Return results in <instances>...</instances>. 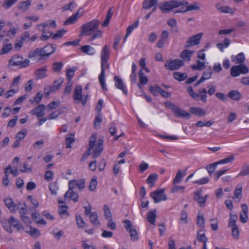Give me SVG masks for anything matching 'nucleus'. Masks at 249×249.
<instances>
[{
  "mask_svg": "<svg viewBox=\"0 0 249 249\" xmlns=\"http://www.w3.org/2000/svg\"><path fill=\"white\" fill-rule=\"evenodd\" d=\"M100 21L97 19H93L83 24L81 26V35L86 36H92L91 40L100 38L102 36V32L99 30Z\"/></svg>",
  "mask_w": 249,
  "mask_h": 249,
  "instance_id": "1",
  "label": "nucleus"
},
{
  "mask_svg": "<svg viewBox=\"0 0 249 249\" xmlns=\"http://www.w3.org/2000/svg\"><path fill=\"white\" fill-rule=\"evenodd\" d=\"M177 0H170L159 4V8L163 13H168L174 8L178 7Z\"/></svg>",
  "mask_w": 249,
  "mask_h": 249,
  "instance_id": "2",
  "label": "nucleus"
},
{
  "mask_svg": "<svg viewBox=\"0 0 249 249\" xmlns=\"http://www.w3.org/2000/svg\"><path fill=\"white\" fill-rule=\"evenodd\" d=\"M73 98L76 104L81 102L84 107L87 103V99L84 98L82 95V88L81 86H76L74 89Z\"/></svg>",
  "mask_w": 249,
  "mask_h": 249,
  "instance_id": "3",
  "label": "nucleus"
},
{
  "mask_svg": "<svg viewBox=\"0 0 249 249\" xmlns=\"http://www.w3.org/2000/svg\"><path fill=\"white\" fill-rule=\"evenodd\" d=\"M249 72V69L244 64L233 66L231 69V75L232 77H237L241 74H247Z\"/></svg>",
  "mask_w": 249,
  "mask_h": 249,
  "instance_id": "4",
  "label": "nucleus"
},
{
  "mask_svg": "<svg viewBox=\"0 0 249 249\" xmlns=\"http://www.w3.org/2000/svg\"><path fill=\"white\" fill-rule=\"evenodd\" d=\"M183 60L179 59H176L172 60H168L166 62L164 67L170 71L177 70L181 67L184 66Z\"/></svg>",
  "mask_w": 249,
  "mask_h": 249,
  "instance_id": "5",
  "label": "nucleus"
},
{
  "mask_svg": "<svg viewBox=\"0 0 249 249\" xmlns=\"http://www.w3.org/2000/svg\"><path fill=\"white\" fill-rule=\"evenodd\" d=\"M164 191L165 189H162L152 192L150 193V196L154 199L155 203H158L167 199V196L164 193Z\"/></svg>",
  "mask_w": 249,
  "mask_h": 249,
  "instance_id": "6",
  "label": "nucleus"
},
{
  "mask_svg": "<svg viewBox=\"0 0 249 249\" xmlns=\"http://www.w3.org/2000/svg\"><path fill=\"white\" fill-rule=\"evenodd\" d=\"M105 66L107 68H108L109 64L107 63V60H106V62H104L101 60V72L99 76V80L102 89L104 90L107 91V89L105 83Z\"/></svg>",
  "mask_w": 249,
  "mask_h": 249,
  "instance_id": "7",
  "label": "nucleus"
},
{
  "mask_svg": "<svg viewBox=\"0 0 249 249\" xmlns=\"http://www.w3.org/2000/svg\"><path fill=\"white\" fill-rule=\"evenodd\" d=\"M150 92L154 96H157L158 93H160L161 95L164 98H168L171 97V93L162 90L160 87L156 84L154 86L149 87Z\"/></svg>",
  "mask_w": 249,
  "mask_h": 249,
  "instance_id": "8",
  "label": "nucleus"
},
{
  "mask_svg": "<svg viewBox=\"0 0 249 249\" xmlns=\"http://www.w3.org/2000/svg\"><path fill=\"white\" fill-rule=\"evenodd\" d=\"M202 35V33H199L189 38L186 42L185 48H188L191 46L198 45L200 42Z\"/></svg>",
  "mask_w": 249,
  "mask_h": 249,
  "instance_id": "9",
  "label": "nucleus"
},
{
  "mask_svg": "<svg viewBox=\"0 0 249 249\" xmlns=\"http://www.w3.org/2000/svg\"><path fill=\"white\" fill-rule=\"evenodd\" d=\"M97 139V134L93 133L91 135L89 139V146L87 153H84L81 159V161H84L87 159L88 156L90 154V151L94 147L96 140Z\"/></svg>",
  "mask_w": 249,
  "mask_h": 249,
  "instance_id": "10",
  "label": "nucleus"
},
{
  "mask_svg": "<svg viewBox=\"0 0 249 249\" xmlns=\"http://www.w3.org/2000/svg\"><path fill=\"white\" fill-rule=\"evenodd\" d=\"M84 13L83 8L80 7L74 14L69 17L66 21L64 22V25H69L74 23L80 17H81Z\"/></svg>",
  "mask_w": 249,
  "mask_h": 249,
  "instance_id": "11",
  "label": "nucleus"
},
{
  "mask_svg": "<svg viewBox=\"0 0 249 249\" xmlns=\"http://www.w3.org/2000/svg\"><path fill=\"white\" fill-rule=\"evenodd\" d=\"M48 71L47 66H45L36 69L34 71V75L36 80L41 79L47 76V71Z\"/></svg>",
  "mask_w": 249,
  "mask_h": 249,
  "instance_id": "12",
  "label": "nucleus"
},
{
  "mask_svg": "<svg viewBox=\"0 0 249 249\" xmlns=\"http://www.w3.org/2000/svg\"><path fill=\"white\" fill-rule=\"evenodd\" d=\"M75 187L78 188L80 190H83L85 187V182L84 179L79 180H71L69 182V188L73 189Z\"/></svg>",
  "mask_w": 249,
  "mask_h": 249,
  "instance_id": "13",
  "label": "nucleus"
},
{
  "mask_svg": "<svg viewBox=\"0 0 249 249\" xmlns=\"http://www.w3.org/2000/svg\"><path fill=\"white\" fill-rule=\"evenodd\" d=\"M45 108L44 104L39 105L33 108L31 110V113L34 115H36L37 119H39L45 115Z\"/></svg>",
  "mask_w": 249,
  "mask_h": 249,
  "instance_id": "14",
  "label": "nucleus"
},
{
  "mask_svg": "<svg viewBox=\"0 0 249 249\" xmlns=\"http://www.w3.org/2000/svg\"><path fill=\"white\" fill-rule=\"evenodd\" d=\"M113 79L115 81V86L118 89L121 90L124 94H127V91L126 87L124 84L123 80L118 76H114Z\"/></svg>",
  "mask_w": 249,
  "mask_h": 249,
  "instance_id": "15",
  "label": "nucleus"
},
{
  "mask_svg": "<svg viewBox=\"0 0 249 249\" xmlns=\"http://www.w3.org/2000/svg\"><path fill=\"white\" fill-rule=\"evenodd\" d=\"M173 113L175 116L178 118L189 119L191 116L189 112L185 111L178 107L174 110Z\"/></svg>",
  "mask_w": 249,
  "mask_h": 249,
  "instance_id": "16",
  "label": "nucleus"
},
{
  "mask_svg": "<svg viewBox=\"0 0 249 249\" xmlns=\"http://www.w3.org/2000/svg\"><path fill=\"white\" fill-rule=\"evenodd\" d=\"M103 142L104 140L103 139H99L97 141V146L93 153V158H98L103 150Z\"/></svg>",
  "mask_w": 249,
  "mask_h": 249,
  "instance_id": "17",
  "label": "nucleus"
},
{
  "mask_svg": "<svg viewBox=\"0 0 249 249\" xmlns=\"http://www.w3.org/2000/svg\"><path fill=\"white\" fill-rule=\"evenodd\" d=\"M202 193V190H198L194 193V200L196 201L201 207L205 206V200H203V197L201 196Z\"/></svg>",
  "mask_w": 249,
  "mask_h": 249,
  "instance_id": "18",
  "label": "nucleus"
},
{
  "mask_svg": "<svg viewBox=\"0 0 249 249\" xmlns=\"http://www.w3.org/2000/svg\"><path fill=\"white\" fill-rule=\"evenodd\" d=\"M67 197L72 200L75 202H77L78 201V194L75 192L73 189H71V188H69L68 191L64 195V198H66Z\"/></svg>",
  "mask_w": 249,
  "mask_h": 249,
  "instance_id": "19",
  "label": "nucleus"
},
{
  "mask_svg": "<svg viewBox=\"0 0 249 249\" xmlns=\"http://www.w3.org/2000/svg\"><path fill=\"white\" fill-rule=\"evenodd\" d=\"M110 49L107 45H105L102 49L101 54V59L104 62H106V60H108L110 55Z\"/></svg>",
  "mask_w": 249,
  "mask_h": 249,
  "instance_id": "20",
  "label": "nucleus"
},
{
  "mask_svg": "<svg viewBox=\"0 0 249 249\" xmlns=\"http://www.w3.org/2000/svg\"><path fill=\"white\" fill-rule=\"evenodd\" d=\"M4 203L6 207L12 213L16 212V204L13 200L10 198H7L4 199Z\"/></svg>",
  "mask_w": 249,
  "mask_h": 249,
  "instance_id": "21",
  "label": "nucleus"
},
{
  "mask_svg": "<svg viewBox=\"0 0 249 249\" xmlns=\"http://www.w3.org/2000/svg\"><path fill=\"white\" fill-rule=\"evenodd\" d=\"M215 7L217 10L221 13L232 14L234 13L232 9L229 6H223L219 3L216 4Z\"/></svg>",
  "mask_w": 249,
  "mask_h": 249,
  "instance_id": "22",
  "label": "nucleus"
},
{
  "mask_svg": "<svg viewBox=\"0 0 249 249\" xmlns=\"http://www.w3.org/2000/svg\"><path fill=\"white\" fill-rule=\"evenodd\" d=\"M228 96L234 101H239L241 98L242 95L238 91L232 90L229 92Z\"/></svg>",
  "mask_w": 249,
  "mask_h": 249,
  "instance_id": "23",
  "label": "nucleus"
},
{
  "mask_svg": "<svg viewBox=\"0 0 249 249\" xmlns=\"http://www.w3.org/2000/svg\"><path fill=\"white\" fill-rule=\"evenodd\" d=\"M190 111L192 114L199 116H204L206 114V111L203 109L197 107H191Z\"/></svg>",
  "mask_w": 249,
  "mask_h": 249,
  "instance_id": "24",
  "label": "nucleus"
},
{
  "mask_svg": "<svg viewBox=\"0 0 249 249\" xmlns=\"http://www.w3.org/2000/svg\"><path fill=\"white\" fill-rule=\"evenodd\" d=\"M11 226H12L16 228L18 231L22 228V225L19 221L14 218L13 216H11L9 219Z\"/></svg>",
  "mask_w": 249,
  "mask_h": 249,
  "instance_id": "25",
  "label": "nucleus"
},
{
  "mask_svg": "<svg viewBox=\"0 0 249 249\" xmlns=\"http://www.w3.org/2000/svg\"><path fill=\"white\" fill-rule=\"evenodd\" d=\"M80 50L83 53L90 55L94 54L95 53L94 48L89 45L82 46L81 47Z\"/></svg>",
  "mask_w": 249,
  "mask_h": 249,
  "instance_id": "26",
  "label": "nucleus"
},
{
  "mask_svg": "<svg viewBox=\"0 0 249 249\" xmlns=\"http://www.w3.org/2000/svg\"><path fill=\"white\" fill-rule=\"evenodd\" d=\"M158 4V0H144L142 3V8L144 9H149Z\"/></svg>",
  "mask_w": 249,
  "mask_h": 249,
  "instance_id": "27",
  "label": "nucleus"
},
{
  "mask_svg": "<svg viewBox=\"0 0 249 249\" xmlns=\"http://www.w3.org/2000/svg\"><path fill=\"white\" fill-rule=\"evenodd\" d=\"M194 53V51L184 50L180 53V57L185 61H189L190 57Z\"/></svg>",
  "mask_w": 249,
  "mask_h": 249,
  "instance_id": "28",
  "label": "nucleus"
},
{
  "mask_svg": "<svg viewBox=\"0 0 249 249\" xmlns=\"http://www.w3.org/2000/svg\"><path fill=\"white\" fill-rule=\"evenodd\" d=\"M68 206L66 205H62L59 206L58 212L62 218H65L69 216L68 213Z\"/></svg>",
  "mask_w": 249,
  "mask_h": 249,
  "instance_id": "29",
  "label": "nucleus"
},
{
  "mask_svg": "<svg viewBox=\"0 0 249 249\" xmlns=\"http://www.w3.org/2000/svg\"><path fill=\"white\" fill-rule=\"evenodd\" d=\"M89 219L91 223L95 226H99L100 222L98 220V216L96 212H93L89 215Z\"/></svg>",
  "mask_w": 249,
  "mask_h": 249,
  "instance_id": "30",
  "label": "nucleus"
},
{
  "mask_svg": "<svg viewBox=\"0 0 249 249\" xmlns=\"http://www.w3.org/2000/svg\"><path fill=\"white\" fill-rule=\"evenodd\" d=\"M16 209L18 211L20 214H27V207L24 203L18 202V204H16Z\"/></svg>",
  "mask_w": 249,
  "mask_h": 249,
  "instance_id": "31",
  "label": "nucleus"
},
{
  "mask_svg": "<svg viewBox=\"0 0 249 249\" xmlns=\"http://www.w3.org/2000/svg\"><path fill=\"white\" fill-rule=\"evenodd\" d=\"M156 217L157 215L156 210H153L148 213L147 219L151 224L154 225L155 224Z\"/></svg>",
  "mask_w": 249,
  "mask_h": 249,
  "instance_id": "32",
  "label": "nucleus"
},
{
  "mask_svg": "<svg viewBox=\"0 0 249 249\" xmlns=\"http://www.w3.org/2000/svg\"><path fill=\"white\" fill-rule=\"evenodd\" d=\"M186 175V173H182L180 170H178L175 178L173 180V184H177L180 183L183 177Z\"/></svg>",
  "mask_w": 249,
  "mask_h": 249,
  "instance_id": "33",
  "label": "nucleus"
},
{
  "mask_svg": "<svg viewBox=\"0 0 249 249\" xmlns=\"http://www.w3.org/2000/svg\"><path fill=\"white\" fill-rule=\"evenodd\" d=\"M74 135L73 133H70L65 139V143L66 148H70L71 147V144L74 142Z\"/></svg>",
  "mask_w": 249,
  "mask_h": 249,
  "instance_id": "34",
  "label": "nucleus"
},
{
  "mask_svg": "<svg viewBox=\"0 0 249 249\" xmlns=\"http://www.w3.org/2000/svg\"><path fill=\"white\" fill-rule=\"evenodd\" d=\"M158 175L156 173L150 174L146 179L147 183L151 186H153L158 179Z\"/></svg>",
  "mask_w": 249,
  "mask_h": 249,
  "instance_id": "35",
  "label": "nucleus"
},
{
  "mask_svg": "<svg viewBox=\"0 0 249 249\" xmlns=\"http://www.w3.org/2000/svg\"><path fill=\"white\" fill-rule=\"evenodd\" d=\"M173 75L174 78L178 80L179 81H182L185 80L188 76V75L186 73H181L179 72H174Z\"/></svg>",
  "mask_w": 249,
  "mask_h": 249,
  "instance_id": "36",
  "label": "nucleus"
},
{
  "mask_svg": "<svg viewBox=\"0 0 249 249\" xmlns=\"http://www.w3.org/2000/svg\"><path fill=\"white\" fill-rule=\"evenodd\" d=\"M63 81L62 79L60 78L57 80H55L53 83V85L50 88L51 92H54L58 89L59 87L61 86Z\"/></svg>",
  "mask_w": 249,
  "mask_h": 249,
  "instance_id": "37",
  "label": "nucleus"
},
{
  "mask_svg": "<svg viewBox=\"0 0 249 249\" xmlns=\"http://www.w3.org/2000/svg\"><path fill=\"white\" fill-rule=\"evenodd\" d=\"M1 224L3 228L9 233L12 232V230L10 225L9 221H7L6 219H4L1 220Z\"/></svg>",
  "mask_w": 249,
  "mask_h": 249,
  "instance_id": "38",
  "label": "nucleus"
},
{
  "mask_svg": "<svg viewBox=\"0 0 249 249\" xmlns=\"http://www.w3.org/2000/svg\"><path fill=\"white\" fill-rule=\"evenodd\" d=\"M31 0H27L26 1H22L19 3L18 8L22 11H26L30 4H31Z\"/></svg>",
  "mask_w": 249,
  "mask_h": 249,
  "instance_id": "39",
  "label": "nucleus"
},
{
  "mask_svg": "<svg viewBox=\"0 0 249 249\" xmlns=\"http://www.w3.org/2000/svg\"><path fill=\"white\" fill-rule=\"evenodd\" d=\"M197 224L202 229L205 227V219L202 214H198L197 216Z\"/></svg>",
  "mask_w": 249,
  "mask_h": 249,
  "instance_id": "40",
  "label": "nucleus"
},
{
  "mask_svg": "<svg viewBox=\"0 0 249 249\" xmlns=\"http://www.w3.org/2000/svg\"><path fill=\"white\" fill-rule=\"evenodd\" d=\"M144 72L142 70H140L139 72V82L140 84L142 85H146L148 83V78L145 76Z\"/></svg>",
  "mask_w": 249,
  "mask_h": 249,
  "instance_id": "41",
  "label": "nucleus"
},
{
  "mask_svg": "<svg viewBox=\"0 0 249 249\" xmlns=\"http://www.w3.org/2000/svg\"><path fill=\"white\" fill-rule=\"evenodd\" d=\"M212 73L213 71L212 68L211 67H209L206 71H204L201 78L203 79V81L209 79L212 77Z\"/></svg>",
  "mask_w": 249,
  "mask_h": 249,
  "instance_id": "42",
  "label": "nucleus"
},
{
  "mask_svg": "<svg viewBox=\"0 0 249 249\" xmlns=\"http://www.w3.org/2000/svg\"><path fill=\"white\" fill-rule=\"evenodd\" d=\"M42 34L40 37V39L42 41H46L48 40L52 36L53 33L51 32H46L45 29L42 30Z\"/></svg>",
  "mask_w": 249,
  "mask_h": 249,
  "instance_id": "43",
  "label": "nucleus"
},
{
  "mask_svg": "<svg viewBox=\"0 0 249 249\" xmlns=\"http://www.w3.org/2000/svg\"><path fill=\"white\" fill-rule=\"evenodd\" d=\"M63 67V63L61 62H55L52 66L53 70L55 72H59Z\"/></svg>",
  "mask_w": 249,
  "mask_h": 249,
  "instance_id": "44",
  "label": "nucleus"
},
{
  "mask_svg": "<svg viewBox=\"0 0 249 249\" xmlns=\"http://www.w3.org/2000/svg\"><path fill=\"white\" fill-rule=\"evenodd\" d=\"M248 175H249V165L245 164L242 167L241 171L237 176H247Z\"/></svg>",
  "mask_w": 249,
  "mask_h": 249,
  "instance_id": "45",
  "label": "nucleus"
},
{
  "mask_svg": "<svg viewBox=\"0 0 249 249\" xmlns=\"http://www.w3.org/2000/svg\"><path fill=\"white\" fill-rule=\"evenodd\" d=\"M200 9V7L197 3L194 2L189 5H187L185 7V9H184L183 11L186 12L192 10H198Z\"/></svg>",
  "mask_w": 249,
  "mask_h": 249,
  "instance_id": "46",
  "label": "nucleus"
},
{
  "mask_svg": "<svg viewBox=\"0 0 249 249\" xmlns=\"http://www.w3.org/2000/svg\"><path fill=\"white\" fill-rule=\"evenodd\" d=\"M12 49V45L11 43L5 44L2 47L0 54L2 55L8 53Z\"/></svg>",
  "mask_w": 249,
  "mask_h": 249,
  "instance_id": "47",
  "label": "nucleus"
},
{
  "mask_svg": "<svg viewBox=\"0 0 249 249\" xmlns=\"http://www.w3.org/2000/svg\"><path fill=\"white\" fill-rule=\"evenodd\" d=\"M139 25V20H137L132 24L129 25L126 29V36H128Z\"/></svg>",
  "mask_w": 249,
  "mask_h": 249,
  "instance_id": "48",
  "label": "nucleus"
},
{
  "mask_svg": "<svg viewBox=\"0 0 249 249\" xmlns=\"http://www.w3.org/2000/svg\"><path fill=\"white\" fill-rule=\"evenodd\" d=\"M49 188L51 194L53 195H55L58 190L57 183L56 182H51L49 186Z\"/></svg>",
  "mask_w": 249,
  "mask_h": 249,
  "instance_id": "49",
  "label": "nucleus"
},
{
  "mask_svg": "<svg viewBox=\"0 0 249 249\" xmlns=\"http://www.w3.org/2000/svg\"><path fill=\"white\" fill-rule=\"evenodd\" d=\"M104 215L106 219L112 218V213L109 207L106 204L104 205Z\"/></svg>",
  "mask_w": 249,
  "mask_h": 249,
  "instance_id": "50",
  "label": "nucleus"
},
{
  "mask_svg": "<svg viewBox=\"0 0 249 249\" xmlns=\"http://www.w3.org/2000/svg\"><path fill=\"white\" fill-rule=\"evenodd\" d=\"M196 238L199 242H203V243H207L208 241V239L205 236V233L201 234L199 231L197 233Z\"/></svg>",
  "mask_w": 249,
  "mask_h": 249,
  "instance_id": "51",
  "label": "nucleus"
},
{
  "mask_svg": "<svg viewBox=\"0 0 249 249\" xmlns=\"http://www.w3.org/2000/svg\"><path fill=\"white\" fill-rule=\"evenodd\" d=\"M234 160V156L233 155H231L230 156L217 161V162H218V164H225V163L231 162Z\"/></svg>",
  "mask_w": 249,
  "mask_h": 249,
  "instance_id": "52",
  "label": "nucleus"
},
{
  "mask_svg": "<svg viewBox=\"0 0 249 249\" xmlns=\"http://www.w3.org/2000/svg\"><path fill=\"white\" fill-rule=\"evenodd\" d=\"M218 164V162H216L211 164H208L206 166V169L207 170L210 176H211L212 174L214 172L215 169Z\"/></svg>",
  "mask_w": 249,
  "mask_h": 249,
  "instance_id": "53",
  "label": "nucleus"
},
{
  "mask_svg": "<svg viewBox=\"0 0 249 249\" xmlns=\"http://www.w3.org/2000/svg\"><path fill=\"white\" fill-rule=\"evenodd\" d=\"M27 134V130L26 129H23L17 134L16 138L19 141L22 140L24 139Z\"/></svg>",
  "mask_w": 249,
  "mask_h": 249,
  "instance_id": "54",
  "label": "nucleus"
},
{
  "mask_svg": "<svg viewBox=\"0 0 249 249\" xmlns=\"http://www.w3.org/2000/svg\"><path fill=\"white\" fill-rule=\"evenodd\" d=\"M97 185V178L96 177H93L89 185V190L90 191H93L95 190Z\"/></svg>",
  "mask_w": 249,
  "mask_h": 249,
  "instance_id": "55",
  "label": "nucleus"
},
{
  "mask_svg": "<svg viewBox=\"0 0 249 249\" xmlns=\"http://www.w3.org/2000/svg\"><path fill=\"white\" fill-rule=\"evenodd\" d=\"M66 33V30L64 29H61L60 30H58L57 32L54 35L53 34L52 36V38L53 39H57L61 38Z\"/></svg>",
  "mask_w": 249,
  "mask_h": 249,
  "instance_id": "56",
  "label": "nucleus"
},
{
  "mask_svg": "<svg viewBox=\"0 0 249 249\" xmlns=\"http://www.w3.org/2000/svg\"><path fill=\"white\" fill-rule=\"evenodd\" d=\"M76 221L79 228H82L85 226V222L81 215H76Z\"/></svg>",
  "mask_w": 249,
  "mask_h": 249,
  "instance_id": "57",
  "label": "nucleus"
},
{
  "mask_svg": "<svg viewBox=\"0 0 249 249\" xmlns=\"http://www.w3.org/2000/svg\"><path fill=\"white\" fill-rule=\"evenodd\" d=\"M187 90L191 97L196 100H197V98L199 97V94L195 92L192 87H188Z\"/></svg>",
  "mask_w": 249,
  "mask_h": 249,
  "instance_id": "58",
  "label": "nucleus"
},
{
  "mask_svg": "<svg viewBox=\"0 0 249 249\" xmlns=\"http://www.w3.org/2000/svg\"><path fill=\"white\" fill-rule=\"evenodd\" d=\"M76 70V67H72L67 70L66 76L68 80H71L72 77L74 76V72Z\"/></svg>",
  "mask_w": 249,
  "mask_h": 249,
  "instance_id": "59",
  "label": "nucleus"
},
{
  "mask_svg": "<svg viewBox=\"0 0 249 249\" xmlns=\"http://www.w3.org/2000/svg\"><path fill=\"white\" fill-rule=\"evenodd\" d=\"M17 1V0H5L3 3V5L5 8L8 9L13 5Z\"/></svg>",
  "mask_w": 249,
  "mask_h": 249,
  "instance_id": "60",
  "label": "nucleus"
},
{
  "mask_svg": "<svg viewBox=\"0 0 249 249\" xmlns=\"http://www.w3.org/2000/svg\"><path fill=\"white\" fill-rule=\"evenodd\" d=\"M129 232L130 233V238L132 240L137 241L138 240V235L136 229H133L129 231Z\"/></svg>",
  "mask_w": 249,
  "mask_h": 249,
  "instance_id": "61",
  "label": "nucleus"
},
{
  "mask_svg": "<svg viewBox=\"0 0 249 249\" xmlns=\"http://www.w3.org/2000/svg\"><path fill=\"white\" fill-rule=\"evenodd\" d=\"M209 181V178L208 177H205L202 178L199 180H196L193 182L194 184H196L198 185H202L208 183Z\"/></svg>",
  "mask_w": 249,
  "mask_h": 249,
  "instance_id": "62",
  "label": "nucleus"
},
{
  "mask_svg": "<svg viewBox=\"0 0 249 249\" xmlns=\"http://www.w3.org/2000/svg\"><path fill=\"white\" fill-rule=\"evenodd\" d=\"M61 113L60 109L55 110L48 115V119H53L56 118Z\"/></svg>",
  "mask_w": 249,
  "mask_h": 249,
  "instance_id": "63",
  "label": "nucleus"
},
{
  "mask_svg": "<svg viewBox=\"0 0 249 249\" xmlns=\"http://www.w3.org/2000/svg\"><path fill=\"white\" fill-rule=\"evenodd\" d=\"M185 188V186L175 185L171 189V192L173 193H177L179 191H181V192H183Z\"/></svg>",
  "mask_w": 249,
  "mask_h": 249,
  "instance_id": "64",
  "label": "nucleus"
}]
</instances>
